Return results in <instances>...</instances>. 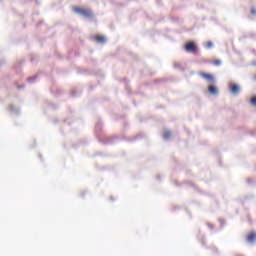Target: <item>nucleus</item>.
<instances>
[{"label":"nucleus","mask_w":256,"mask_h":256,"mask_svg":"<svg viewBox=\"0 0 256 256\" xmlns=\"http://www.w3.org/2000/svg\"><path fill=\"white\" fill-rule=\"evenodd\" d=\"M252 13H255V11H254V10H252Z\"/></svg>","instance_id":"obj_12"},{"label":"nucleus","mask_w":256,"mask_h":256,"mask_svg":"<svg viewBox=\"0 0 256 256\" xmlns=\"http://www.w3.org/2000/svg\"><path fill=\"white\" fill-rule=\"evenodd\" d=\"M201 77L208 81V83H215V76L213 74H207L205 72L200 73Z\"/></svg>","instance_id":"obj_3"},{"label":"nucleus","mask_w":256,"mask_h":256,"mask_svg":"<svg viewBox=\"0 0 256 256\" xmlns=\"http://www.w3.org/2000/svg\"><path fill=\"white\" fill-rule=\"evenodd\" d=\"M207 47H209V48L213 47V43L212 42H207Z\"/></svg>","instance_id":"obj_11"},{"label":"nucleus","mask_w":256,"mask_h":256,"mask_svg":"<svg viewBox=\"0 0 256 256\" xmlns=\"http://www.w3.org/2000/svg\"><path fill=\"white\" fill-rule=\"evenodd\" d=\"M230 91L233 95H237L239 93V85H230Z\"/></svg>","instance_id":"obj_4"},{"label":"nucleus","mask_w":256,"mask_h":256,"mask_svg":"<svg viewBox=\"0 0 256 256\" xmlns=\"http://www.w3.org/2000/svg\"><path fill=\"white\" fill-rule=\"evenodd\" d=\"M213 64L216 65V67H219V65H221V60H214Z\"/></svg>","instance_id":"obj_9"},{"label":"nucleus","mask_w":256,"mask_h":256,"mask_svg":"<svg viewBox=\"0 0 256 256\" xmlns=\"http://www.w3.org/2000/svg\"><path fill=\"white\" fill-rule=\"evenodd\" d=\"M208 91L211 95H217L219 93V90H217V87L210 85L208 87Z\"/></svg>","instance_id":"obj_5"},{"label":"nucleus","mask_w":256,"mask_h":256,"mask_svg":"<svg viewBox=\"0 0 256 256\" xmlns=\"http://www.w3.org/2000/svg\"><path fill=\"white\" fill-rule=\"evenodd\" d=\"M256 239V234L255 232H251L250 234L247 235V241L248 243H253Z\"/></svg>","instance_id":"obj_6"},{"label":"nucleus","mask_w":256,"mask_h":256,"mask_svg":"<svg viewBox=\"0 0 256 256\" xmlns=\"http://www.w3.org/2000/svg\"><path fill=\"white\" fill-rule=\"evenodd\" d=\"M163 137H164L165 139H169V137H171V131H166V132H164Z\"/></svg>","instance_id":"obj_8"},{"label":"nucleus","mask_w":256,"mask_h":256,"mask_svg":"<svg viewBox=\"0 0 256 256\" xmlns=\"http://www.w3.org/2000/svg\"><path fill=\"white\" fill-rule=\"evenodd\" d=\"M95 41L97 43H105V36L97 35L95 36Z\"/></svg>","instance_id":"obj_7"},{"label":"nucleus","mask_w":256,"mask_h":256,"mask_svg":"<svg viewBox=\"0 0 256 256\" xmlns=\"http://www.w3.org/2000/svg\"><path fill=\"white\" fill-rule=\"evenodd\" d=\"M250 103L256 107V97L251 98Z\"/></svg>","instance_id":"obj_10"},{"label":"nucleus","mask_w":256,"mask_h":256,"mask_svg":"<svg viewBox=\"0 0 256 256\" xmlns=\"http://www.w3.org/2000/svg\"><path fill=\"white\" fill-rule=\"evenodd\" d=\"M184 49L187 53H197V44L195 42H187Z\"/></svg>","instance_id":"obj_2"},{"label":"nucleus","mask_w":256,"mask_h":256,"mask_svg":"<svg viewBox=\"0 0 256 256\" xmlns=\"http://www.w3.org/2000/svg\"><path fill=\"white\" fill-rule=\"evenodd\" d=\"M73 11H74V13H78L79 15H82L83 17H86L87 19H91V17H93V12H91L90 9L74 7Z\"/></svg>","instance_id":"obj_1"}]
</instances>
